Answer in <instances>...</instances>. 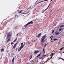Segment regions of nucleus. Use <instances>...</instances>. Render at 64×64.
<instances>
[{"mask_svg":"<svg viewBox=\"0 0 64 64\" xmlns=\"http://www.w3.org/2000/svg\"><path fill=\"white\" fill-rule=\"evenodd\" d=\"M46 34L44 35L42 38L41 40V42L42 43H44V40H45V39L46 38Z\"/></svg>","mask_w":64,"mask_h":64,"instance_id":"f257e3e1","label":"nucleus"},{"mask_svg":"<svg viewBox=\"0 0 64 64\" xmlns=\"http://www.w3.org/2000/svg\"><path fill=\"white\" fill-rule=\"evenodd\" d=\"M12 36V33L10 32H8L7 33V38H8L10 36Z\"/></svg>","mask_w":64,"mask_h":64,"instance_id":"f03ea898","label":"nucleus"},{"mask_svg":"<svg viewBox=\"0 0 64 64\" xmlns=\"http://www.w3.org/2000/svg\"><path fill=\"white\" fill-rule=\"evenodd\" d=\"M23 10H22L20 11V10H17V11L18 12V13L19 14H21L22 13H23L24 12L25 13V12H26V11H25L24 12H23Z\"/></svg>","mask_w":64,"mask_h":64,"instance_id":"7ed1b4c3","label":"nucleus"},{"mask_svg":"<svg viewBox=\"0 0 64 64\" xmlns=\"http://www.w3.org/2000/svg\"><path fill=\"white\" fill-rule=\"evenodd\" d=\"M33 22L32 21H31L29 22H28V24H26V25H24V27H26L27 26H28V25H29V24H30L32 22Z\"/></svg>","mask_w":64,"mask_h":64,"instance_id":"20e7f679","label":"nucleus"},{"mask_svg":"<svg viewBox=\"0 0 64 64\" xmlns=\"http://www.w3.org/2000/svg\"><path fill=\"white\" fill-rule=\"evenodd\" d=\"M40 55L41 53H40V54L38 55L35 58L36 59H37V60H38V58H39L38 57H39V56H40Z\"/></svg>","mask_w":64,"mask_h":64,"instance_id":"39448f33","label":"nucleus"},{"mask_svg":"<svg viewBox=\"0 0 64 64\" xmlns=\"http://www.w3.org/2000/svg\"><path fill=\"white\" fill-rule=\"evenodd\" d=\"M41 34H42V33H40L36 37H40L41 36Z\"/></svg>","mask_w":64,"mask_h":64,"instance_id":"423d86ee","label":"nucleus"},{"mask_svg":"<svg viewBox=\"0 0 64 64\" xmlns=\"http://www.w3.org/2000/svg\"><path fill=\"white\" fill-rule=\"evenodd\" d=\"M17 44V43H16V44H14V46H13V48L14 49L15 48V47L16 46V45Z\"/></svg>","mask_w":64,"mask_h":64,"instance_id":"0eeeda50","label":"nucleus"},{"mask_svg":"<svg viewBox=\"0 0 64 64\" xmlns=\"http://www.w3.org/2000/svg\"><path fill=\"white\" fill-rule=\"evenodd\" d=\"M33 55L32 54H31L30 56V59H31L32 58V56Z\"/></svg>","mask_w":64,"mask_h":64,"instance_id":"6e6552de","label":"nucleus"},{"mask_svg":"<svg viewBox=\"0 0 64 64\" xmlns=\"http://www.w3.org/2000/svg\"><path fill=\"white\" fill-rule=\"evenodd\" d=\"M10 38H9L7 40V41H5V42H6V43H7L8 42H9V41H10Z\"/></svg>","mask_w":64,"mask_h":64,"instance_id":"1a4fd4ad","label":"nucleus"},{"mask_svg":"<svg viewBox=\"0 0 64 64\" xmlns=\"http://www.w3.org/2000/svg\"><path fill=\"white\" fill-rule=\"evenodd\" d=\"M14 59H15V58H13L12 60V64H14Z\"/></svg>","mask_w":64,"mask_h":64,"instance_id":"9d476101","label":"nucleus"},{"mask_svg":"<svg viewBox=\"0 0 64 64\" xmlns=\"http://www.w3.org/2000/svg\"><path fill=\"white\" fill-rule=\"evenodd\" d=\"M38 52H39V51H35V52H34V53H35V54H37V53H38Z\"/></svg>","mask_w":64,"mask_h":64,"instance_id":"9b49d317","label":"nucleus"},{"mask_svg":"<svg viewBox=\"0 0 64 64\" xmlns=\"http://www.w3.org/2000/svg\"><path fill=\"white\" fill-rule=\"evenodd\" d=\"M24 47V46H23V45H22L21 46L20 48L21 49H22V48H23Z\"/></svg>","mask_w":64,"mask_h":64,"instance_id":"f8f14e48","label":"nucleus"},{"mask_svg":"<svg viewBox=\"0 0 64 64\" xmlns=\"http://www.w3.org/2000/svg\"><path fill=\"white\" fill-rule=\"evenodd\" d=\"M60 33V32H56V35H58V34H59V33Z\"/></svg>","mask_w":64,"mask_h":64,"instance_id":"ddd939ff","label":"nucleus"},{"mask_svg":"<svg viewBox=\"0 0 64 64\" xmlns=\"http://www.w3.org/2000/svg\"><path fill=\"white\" fill-rule=\"evenodd\" d=\"M15 16L16 18V17H18L19 16L18 15H15Z\"/></svg>","mask_w":64,"mask_h":64,"instance_id":"4468645a","label":"nucleus"},{"mask_svg":"<svg viewBox=\"0 0 64 64\" xmlns=\"http://www.w3.org/2000/svg\"><path fill=\"white\" fill-rule=\"evenodd\" d=\"M44 0H43V1H42L41 2H38V3L37 4H39V3H41L42 2H44Z\"/></svg>","mask_w":64,"mask_h":64,"instance_id":"2eb2a0df","label":"nucleus"},{"mask_svg":"<svg viewBox=\"0 0 64 64\" xmlns=\"http://www.w3.org/2000/svg\"><path fill=\"white\" fill-rule=\"evenodd\" d=\"M44 12H45V10H43L42 12V13H44Z\"/></svg>","mask_w":64,"mask_h":64,"instance_id":"dca6fc26","label":"nucleus"},{"mask_svg":"<svg viewBox=\"0 0 64 64\" xmlns=\"http://www.w3.org/2000/svg\"><path fill=\"white\" fill-rule=\"evenodd\" d=\"M17 41V38L16 39L14 40L13 42H16Z\"/></svg>","mask_w":64,"mask_h":64,"instance_id":"f3484780","label":"nucleus"},{"mask_svg":"<svg viewBox=\"0 0 64 64\" xmlns=\"http://www.w3.org/2000/svg\"><path fill=\"white\" fill-rule=\"evenodd\" d=\"M43 59V57H41V56L40 57V58H39V60L40 59Z\"/></svg>","mask_w":64,"mask_h":64,"instance_id":"a211bd4d","label":"nucleus"},{"mask_svg":"<svg viewBox=\"0 0 64 64\" xmlns=\"http://www.w3.org/2000/svg\"><path fill=\"white\" fill-rule=\"evenodd\" d=\"M4 50V48H2L1 50V51L3 52Z\"/></svg>","mask_w":64,"mask_h":64,"instance_id":"6ab92c4d","label":"nucleus"},{"mask_svg":"<svg viewBox=\"0 0 64 64\" xmlns=\"http://www.w3.org/2000/svg\"><path fill=\"white\" fill-rule=\"evenodd\" d=\"M56 40H58V39L56 38L54 40V41H56Z\"/></svg>","mask_w":64,"mask_h":64,"instance_id":"aec40b11","label":"nucleus"},{"mask_svg":"<svg viewBox=\"0 0 64 64\" xmlns=\"http://www.w3.org/2000/svg\"><path fill=\"white\" fill-rule=\"evenodd\" d=\"M63 48H64V47L63 48H61L60 50V51H61V50H62V49H63Z\"/></svg>","mask_w":64,"mask_h":64,"instance_id":"412c9836","label":"nucleus"},{"mask_svg":"<svg viewBox=\"0 0 64 64\" xmlns=\"http://www.w3.org/2000/svg\"><path fill=\"white\" fill-rule=\"evenodd\" d=\"M50 4L49 5H48V7L47 8H46V9H48V8H49V6H50Z\"/></svg>","mask_w":64,"mask_h":64,"instance_id":"4be33fe9","label":"nucleus"},{"mask_svg":"<svg viewBox=\"0 0 64 64\" xmlns=\"http://www.w3.org/2000/svg\"><path fill=\"white\" fill-rule=\"evenodd\" d=\"M21 49H22L21 48H20L18 50V52H20V50H21Z\"/></svg>","mask_w":64,"mask_h":64,"instance_id":"5701e85b","label":"nucleus"},{"mask_svg":"<svg viewBox=\"0 0 64 64\" xmlns=\"http://www.w3.org/2000/svg\"><path fill=\"white\" fill-rule=\"evenodd\" d=\"M44 53H45V48H44L43 49Z\"/></svg>","mask_w":64,"mask_h":64,"instance_id":"b1692460","label":"nucleus"},{"mask_svg":"<svg viewBox=\"0 0 64 64\" xmlns=\"http://www.w3.org/2000/svg\"><path fill=\"white\" fill-rule=\"evenodd\" d=\"M62 28H61L59 30V31H61V30H62Z\"/></svg>","mask_w":64,"mask_h":64,"instance_id":"393cba45","label":"nucleus"},{"mask_svg":"<svg viewBox=\"0 0 64 64\" xmlns=\"http://www.w3.org/2000/svg\"><path fill=\"white\" fill-rule=\"evenodd\" d=\"M18 34H19V33H18L16 34V37H18Z\"/></svg>","mask_w":64,"mask_h":64,"instance_id":"a878e982","label":"nucleus"},{"mask_svg":"<svg viewBox=\"0 0 64 64\" xmlns=\"http://www.w3.org/2000/svg\"><path fill=\"white\" fill-rule=\"evenodd\" d=\"M64 25H62V26H60V27H64Z\"/></svg>","mask_w":64,"mask_h":64,"instance_id":"bb28decb","label":"nucleus"},{"mask_svg":"<svg viewBox=\"0 0 64 64\" xmlns=\"http://www.w3.org/2000/svg\"><path fill=\"white\" fill-rule=\"evenodd\" d=\"M54 30H53L52 31V33L53 34V33L54 32Z\"/></svg>","mask_w":64,"mask_h":64,"instance_id":"cd10ccee","label":"nucleus"},{"mask_svg":"<svg viewBox=\"0 0 64 64\" xmlns=\"http://www.w3.org/2000/svg\"><path fill=\"white\" fill-rule=\"evenodd\" d=\"M52 57H53V56L50 57V59H51L52 58Z\"/></svg>","mask_w":64,"mask_h":64,"instance_id":"c85d7f7f","label":"nucleus"},{"mask_svg":"<svg viewBox=\"0 0 64 64\" xmlns=\"http://www.w3.org/2000/svg\"><path fill=\"white\" fill-rule=\"evenodd\" d=\"M52 54V56H53V55H54V54L52 53V54Z\"/></svg>","mask_w":64,"mask_h":64,"instance_id":"c756f323","label":"nucleus"},{"mask_svg":"<svg viewBox=\"0 0 64 64\" xmlns=\"http://www.w3.org/2000/svg\"><path fill=\"white\" fill-rule=\"evenodd\" d=\"M50 38L51 39V40H52V38H51V37H50Z\"/></svg>","mask_w":64,"mask_h":64,"instance_id":"7c9ffc66","label":"nucleus"},{"mask_svg":"<svg viewBox=\"0 0 64 64\" xmlns=\"http://www.w3.org/2000/svg\"><path fill=\"white\" fill-rule=\"evenodd\" d=\"M47 10V9L46 8V9H45V10H44V11H46V10Z\"/></svg>","mask_w":64,"mask_h":64,"instance_id":"2f4dec72","label":"nucleus"},{"mask_svg":"<svg viewBox=\"0 0 64 64\" xmlns=\"http://www.w3.org/2000/svg\"><path fill=\"white\" fill-rule=\"evenodd\" d=\"M18 49V48H16V51H17V49Z\"/></svg>","mask_w":64,"mask_h":64,"instance_id":"473e14b6","label":"nucleus"},{"mask_svg":"<svg viewBox=\"0 0 64 64\" xmlns=\"http://www.w3.org/2000/svg\"><path fill=\"white\" fill-rule=\"evenodd\" d=\"M46 45H47V44H45L44 46H46Z\"/></svg>","mask_w":64,"mask_h":64,"instance_id":"72a5a7b5","label":"nucleus"},{"mask_svg":"<svg viewBox=\"0 0 64 64\" xmlns=\"http://www.w3.org/2000/svg\"><path fill=\"white\" fill-rule=\"evenodd\" d=\"M21 45H23V43H21Z\"/></svg>","mask_w":64,"mask_h":64,"instance_id":"f704fd0d","label":"nucleus"},{"mask_svg":"<svg viewBox=\"0 0 64 64\" xmlns=\"http://www.w3.org/2000/svg\"><path fill=\"white\" fill-rule=\"evenodd\" d=\"M13 44V42H12V43H11V44Z\"/></svg>","mask_w":64,"mask_h":64,"instance_id":"c9c22d12","label":"nucleus"},{"mask_svg":"<svg viewBox=\"0 0 64 64\" xmlns=\"http://www.w3.org/2000/svg\"><path fill=\"white\" fill-rule=\"evenodd\" d=\"M52 12V10L50 12V13H51V12Z\"/></svg>","mask_w":64,"mask_h":64,"instance_id":"e433bc0d","label":"nucleus"},{"mask_svg":"<svg viewBox=\"0 0 64 64\" xmlns=\"http://www.w3.org/2000/svg\"><path fill=\"white\" fill-rule=\"evenodd\" d=\"M46 56V55H43V56H44H44Z\"/></svg>","mask_w":64,"mask_h":64,"instance_id":"4c0bfd02","label":"nucleus"},{"mask_svg":"<svg viewBox=\"0 0 64 64\" xmlns=\"http://www.w3.org/2000/svg\"><path fill=\"white\" fill-rule=\"evenodd\" d=\"M44 1H47V0H44Z\"/></svg>","mask_w":64,"mask_h":64,"instance_id":"58836bf2","label":"nucleus"},{"mask_svg":"<svg viewBox=\"0 0 64 64\" xmlns=\"http://www.w3.org/2000/svg\"><path fill=\"white\" fill-rule=\"evenodd\" d=\"M53 42V41L52 40V41L51 42Z\"/></svg>","mask_w":64,"mask_h":64,"instance_id":"ea45409f","label":"nucleus"},{"mask_svg":"<svg viewBox=\"0 0 64 64\" xmlns=\"http://www.w3.org/2000/svg\"><path fill=\"white\" fill-rule=\"evenodd\" d=\"M53 1V0H51L50 2H51L52 1Z\"/></svg>","mask_w":64,"mask_h":64,"instance_id":"a19ab883","label":"nucleus"},{"mask_svg":"<svg viewBox=\"0 0 64 64\" xmlns=\"http://www.w3.org/2000/svg\"><path fill=\"white\" fill-rule=\"evenodd\" d=\"M52 38H53V36H52Z\"/></svg>","mask_w":64,"mask_h":64,"instance_id":"79ce46f5","label":"nucleus"},{"mask_svg":"<svg viewBox=\"0 0 64 64\" xmlns=\"http://www.w3.org/2000/svg\"><path fill=\"white\" fill-rule=\"evenodd\" d=\"M50 56H52V54H51L50 55Z\"/></svg>","mask_w":64,"mask_h":64,"instance_id":"37998d69","label":"nucleus"},{"mask_svg":"<svg viewBox=\"0 0 64 64\" xmlns=\"http://www.w3.org/2000/svg\"><path fill=\"white\" fill-rule=\"evenodd\" d=\"M62 59V60H64V59Z\"/></svg>","mask_w":64,"mask_h":64,"instance_id":"c03bdc74","label":"nucleus"},{"mask_svg":"<svg viewBox=\"0 0 64 64\" xmlns=\"http://www.w3.org/2000/svg\"><path fill=\"white\" fill-rule=\"evenodd\" d=\"M62 53H64V52H63Z\"/></svg>","mask_w":64,"mask_h":64,"instance_id":"a18cd8bd","label":"nucleus"},{"mask_svg":"<svg viewBox=\"0 0 64 64\" xmlns=\"http://www.w3.org/2000/svg\"><path fill=\"white\" fill-rule=\"evenodd\" d=\"M25 43H24V45H25Z\"/></svg>","mask_w":64,"mask_h":64,"instance_id":"49530a36","label":"nucleus"},{"mask_svg":"<svg viewBox=\"0 0 64 64\" xmlns=\"http://www.w3.org/2000/svg\"><path fill=\"white\" fill-rule=\"evenodd\" d=\"M33 22H32V24H33Z\"/></svg>","mask_w":64,"mask_h":64,"instance_id":"de8ad7c7","label":"nucleus"},{"mask_svg":"<svg viewBox=\"0 0 64 64\" xmlns=\"http://www.w3.org/2000/svg\"><path fill=\"white\" fill-rule=\"evenodd\" d=\"M57 31H56V32H57Z\"/></svg>","mask_w":64,"mask_h":64,"instance_id":"09e8293b","label":"nucleus"},{"mask_svg":"<svg viewBox=\"0 0 64 64\" xmlns=\"http://www.w3.org/2000/svg\"><path fill=\"white\" fill-rule=\"evenodd\" d=\"M60 59H61V58H60Z\"/></svg>","mask_w":64,"mask_h":64,"instance_id":"8fccbe9b","label":"nucleus"},{"mask_svg":"<svg viewBox=\"0 0 64 64\" xmlns=\"http://www.w3.org/2000/svg\"><path fill=\"white\" fill-rule=\"evenodd\" d=\"M9 55H10V54H9Z\"/></svg>","mask_w":64,"mask_h":64,"instance_id":"3c124183","label":"nucleus"}]
</instances>
